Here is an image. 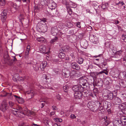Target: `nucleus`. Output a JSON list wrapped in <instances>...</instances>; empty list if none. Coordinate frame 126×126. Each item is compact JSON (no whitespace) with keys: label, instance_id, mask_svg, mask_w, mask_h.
Here are the masks:
<instances>
[{"label":"nucleus","instance_id":"1","mask_svg":"<svg viewBox=\"0 0 126 126\" xmlns=\"http://www.w3.org/2000/svg\"><path fill=\"white\" fill-rule=\"evenodd\" d=\"M24 113L23 114L26 115L28 116H33L35 115V113L33 111L29 110L26 107L23 108Z\"/></svg>","mask_w":126,"mask_h":126},{"label":"nucleus","instance_id":"2","mask_svg":"<svg viewBox=\"0 0 126 126\" xmlns=\"http://www.w3.org/2000/svg\"><path fill=\"white\" fill-rule=\"evenodd\" d=\"M47 6L48 7V8L51 9L52 12V10H54L56 6L55 3L52 0H50V2Z\"/></svg>","mask_w":126,"mask_h":126},{"label":"nucleus","instance_id":"3","mask_svg":"<svg viewBox=\"0 0 126 126\" xmlns=\"http://www.w3.org/2000/svg\"><path fill=\"white\" fill-rule=\"evenodd\" d=\"M72 89L75 92H79V91H83L84 90L83 87L78 85H75L73 86Z\"/></svg>","mask_w":126,"mask_h":126},{"label":"nucleus","instance_id":"4","mask_svg":"<svg viewBox=\"0 0 126 126\" xmlns=\"http://www.w3.org/2000/svg\"><path fill=\"white\" fill-rule=\"evenodd\" d=\"M80 44L81 46L84 48H86L88 46V43L85 40L83 39L80 41Z\"/></svg>","mask_w":126,"mask_h":126},{"label":"nucleus","instance_id":"5","mask_svg":"<svg viewBox=\"0 0 126 126\" xmlns=\"http://www.w3.org/2000/svg\"><path fill=\"white\" fill-rule=\"evenodd\" d=\"M113 99V102L114 104L119 105L121 103V100L119 97L115 96Z\"/></svg>","mask_w":126,"mask_h":126},{"label":"nucleus","instance_id":"6","mask_svg":"<svg viewBox=\"0 0 126 126\" xmlns=\"http://www.w3.org/2000/svg\"><path fill=\"white\" fill-rule=\"evenodd\" d=\"M113 124L114 126H122L123 125L121 119L119 120H114L113 122Z\"/></svg>","mask_w":126,"mask_h":126},{"label":"nucleus","instance_id":"7","mask_svg":"<svg viewBox=\"0 0 126 126\" xmlns=\"http://www.w3.org/2000/svg\"><path fill=\"white\" fill-rule=\"evenodd\" d=\"M51 33L53 36H56L58 32V30L57 27H52L51 29Z\"/></svg>","mask_w":126,"mask_h":126},{"label":"nucleus","instance_id":"8","mask_svg":"<svg viewBox=\"0 0 126 126\" xmlns=\"http://www.w3.org/2000/svg\"><path fill=\"white\" fill-rule=\"evenodd\" d=\"M59 57L64 60H69V58L67 56H66L64 53L62 52H60L58 54Z\"/></svg>","mask_w":126,"mask_h":126},{"label":"nucleus","instance_id":"9","mask_svg":"<svg viewBox=\"0 0 126 126\" xmlns=\"http://www.w3.org/2000/svg\"><path fill=\"white\" fill-rule=\"evenodd\" d=\"M71 66L72 68L77 70H79L80 69L79 66L75 62L71 63Z\"/></svg>","mask_w":126,"mask_h":126},{"label":"nucleus","instance_id":"10","mask_svg":"<svg viewBox=\"0 0 126 126\" xmlns=\"http://www.w3.org/2000/svg\"><path fill=\"white\" fill-rule=\"evenodd\" d=\"M75 92L74 94V96L75 98L78 99H80L82 96L81 92L83 91H80Z\"/></svg>","mask_w":126,"mask_h":126},{"label":"nucleus","instance_id":"11","mask_svg":"<svg viewBox=\"0 0 126 126\" xmlns=\"http://www.w3.org/2000/svg\"><path fill=\"white\" fill-rule=\"evenodd\" d=\"M63 3L66 5V7L68 11V13L70 15H71L72 14V11L71 9L68 6V3H67L65 1L63 2Z\"/></svg>","mask_w":126,"mask_h":126},{"label":"nucleus","instance_id":"12","mask_svg":"<svg viewBox=\"0 0 126 126\" xmlns=\"http://www.w3.org/2000/svg\"><path fill=\"white\" fill-rule=\"evenodd\" d=\"M80 86L83 85L84 86H85L86 84L87 80L84 79H81L79 80Z\"/></svg>","mask_w":126,"mask_h":126},{"label":"nucleus","instance_id":"13","mask_svg":"<svg viewBox=\"0 0 126 126\" xmlns=\"http://www.w3.org/2000/svg\"><path fill=\"white\" fill-rule=\"evenodd\" d=\"M103 73V71H101L98 72H91L90 75L91 76L93 77L97 76H100V74H102Z\"/></svg>","mask_w":126,"mask_h":126},{"label":"nucleus","instance_id":"14","mask_svg":"<svg viewBox=\"0 0 126 126\" xmlns=\"http://www.w3.org/2000/svg\"><path fill=\"white\" fill-rule=\"evenodd\" d=\"M120 107L122 110L123 113L126 114V105L124 104H122Z\"/></svg>","mask_w":126,"mask_h":126},{"label":"nucleus","instance_id":"15","mask_svg":"<svg viewBox=\"0 0 126 126\" xmlns=\"http://www.w3.org/2000/svg\"><path fill=\"white\" fill-rule=\"evenodd\" d=\"M60 25H62L63 26L61 28H65V27H64V26L65 25V26H66L68 28H71L73 26V25L70 22H68L67 24L65 25L63 23H61L60 24Z\"/></svg>","mask_w":126,"mask_h":126},{"label":"nucleus","instance_id":"16","mask_svg":"<svg viewBox=\"0 0 126 126\" xmlns=\"http://www.w3.org/2000/svg\"><path fill=\"white\" fill-rule=\"evenodd\" d=\"M7 105L6 104L2 103L0 107V110L3 111H5L6 110Z\"/></svg>","mask_w":126,"mask_h":126},{"label":"nucleus","instance_id":"17","mask_svg":"<svg viewBox=\"0 0 126 126\" xmlns=\"http://www.w3.org/2000/svg\"><path fill=\"white\" fill-rule=\"evenodd\" d=\"M34 92L32 90H30L26 91V94H30L31 96L30 98H32L33 97L34 95Z\"/></svg>","mask_w":126,"mask_h":126},{"label":"nucleus","instance_id":"18","mask_svg":"<svg viewBox=\"0 0 126 126\" xmlns=\"http://www.w3.org/2000/svg\"><path fill=\"white\" fill-rule=\"evenodd\" d=\"M47 26L45 25L40 26L39 29L41 30V32L44 33L47 31Z\"/></svg>","mask_w":126,"mask_h":126},{"label":"nucleus","instance_id":"19","mask_svg":"<svg viewBox=\"0 0 126 126\" xmlns=\"http://www.w3.org/2000/svg\"><path fill=\"white\" fill-rule=\"evenodd\" d=\"M3 56L4 59V60L5 61V63L7 62L9 60L10 58L7 52H6L4 54Z\"/></svg>","mask_w":126,"mask_h":126},{"label":"nucleus","instance_id":"20","mask_svg":"<svg viewBox=\"0 0 126 126\" xmlns=\"http://www.w3.org/2000/svg\"><path fill=\"white\" fill-rule=\"evenodd\" d=\"M47 63L46 62H43L40 65V67L41 70H43L44 68L47 66Z\"/></svg>","mask_w":126,"mask_h":126},{"label":"nucleus","instance_id":"21","mask_svg":"<svg viewBox=\"0 0 126 126\" xmlns=\"http://www.w3.org/2000/svg\"><path fill=\"white\" fill-rule=\"evenodd\" d=\"M62 75L64 77H68L70 75V72L67 70H66V71L64 72L63 71Z\"/></svg>","mask_w":126,"mask_h":126},{"label":"nucleus","instance_id":"22","mask_svg":"<svg viewBox=\"0 0 126 126\" xmlns=\"http://www.w3.org/2000/svg\"><path fill=\"white\" fill-rule=\"evenodd\" d=\"M84 60V59L83 58L81 57H79L77 59V61L79 64H81L83 63Z\"/></svg>","mask_w":126,"mask_h":126},{"label":"nucleus","instance_id":"23","mask_svg":"<svg viewBox=\"0 0 126 126\" xmlns=\"http://www.w3.org/2000/svg\"><path fill=\"white\" fill-rule=\"evenodd\" d=\"M31 47L30 45H28L27 46L26 50L25 52V55L27 57L29 53V51Z\"/></svg>","mask_w":126,"mask_h":126},{"label":"nucleus","instance_id":"24","mask_svg":"<svg viewBox=\"0 0 126 126\" xmlns=\"http://www.w3.org/2000/svg\"><path fill=\"white\" fill-rule=\"evenodd\" d=\"M119 84L121 87L125 88L126 87V82L122 80L119 81Z\"/></svg>","mask_w":126,"mask_h":126},{"label":"nucleus","instance_id":"25","mask_svg":"<svg viewBox=\"0 0 126 126\" xmlns=\"http://www.w3.org/2000/svg\"><path fill=\"white\" fill-rule=\"evenodd\" d=\"M98 104H99V105L98 109H97V110H93V111L94 112H96L98 110H103V107L102 106H101V103L99 102H98Z\"/></svg>","mask_w":126,"mask_h":126},{"label":"nucleus","instance_id":"26","mask_svg":"<svg viewBox=\"0 0 126 126\" xmlns=\"http://www.w3.org/2000/svg\"><path fill=\"white\" fill-rule=\"evenodd\" d=\"M36 39L39 42L42 43L44 42L45 38L42 37H37Z\"/></svg>","mask_w":126,"mask_h":126},{"label":"nucleus","instance_id":"27","mask_svg":"<svg viewBox=\"0 0 126 126\" xmlns=\"http://www.w3.org/2000/svg\"><path fill=\"white\" fill-rule=\"evenodd\" d=\"M108 98L110 99H112L114 97L113 94L112 93H108L107 95Z\"/></svg>","mask_w":126,"mask_h":126},{"label":"nucleus","instance_id":"28","mask_svg":"<svg viewBox=\"0 0 126 126\" xmlns=\"http://www.w3.org/2000/svg\"><path fill=\"white\" fill-rule=\"evenodd\" d=\"M7 18V15H5L1 14V19L2 22H4L5 21Z\"/></svg>","mask_w":126,"mask_h":126},{"label":"nucleus","instance_id":"29","mask_svg":"<svg viewBox=\"0 0 126 126\" xmlns=\"http://www.w3.org/2000/svg\"><path fill=\"white\" fill-rule=\"evenodd\" d=\"M46 49V47L44 46H41L40 48V51L43 53H44L45 52Z\"/></svg>","mask_w":126,"mask_h":126},{"label":"nucleus","instance_id":"30","mask_svg":"<svg viewBox=\"0 0 126 126\" xmlns=\"http://www.w3.org/2000/svg\"><path fill=\"white\" fill-rule=\"evenodd\" d=\"M50 0H41V3L43 4H47V5L50 2Z\"/></svg>","mask_w":126,"mask_h":126},{"label":"nucleus","instance_id":"31","mask_svg":"<svg viewBox=\"0 0 126 126\" xmlns=\"http://www.w3.org/2000/svg\"><path fill=\"white\" fill-rule=\"evenodd\" d=\"M58 40V38L57 37H55L53 39H52L50 41V42L51 44H54V42H57Z\"/></svg>","mask_w":126,"mask_h":126},{"label":"nucleus","instance_id":"32","mask_svg":"<svg viewBox=\"0 0 126 126\" xmlns=\"http://www.w3.org/2000/svg\"><path fill=\"white\" fill-rule=\"evenodd\" d=\"M19 104H22L24 102V99L21 97L19 98L17 101Z\"/></svg>","mask_w":126,"mask_h":126},{"label":"nucleus","instance_id":"33","mask_svg":"<svg viewBox=\"0 0 126 126\" xmlns=\"http://www.w3.org/2000/svg\"><path fill=\"white\" fill-rule=\"evenodd\" d=\"M122 52L123 51L121 50L117 51L115 53V56L117 55L120 57L122 55Z\"/></svg>","mask_w":126,"mask_h":126},{"label":"nucleus","instance_id":"34","mask_svg":"<svg viewBox=\"0 0 126 126\" xmlns=\"http://www.w3.org/2000/svg\"><path fill=\"white\" fill-rule=\"evenodd\" d=\"M33 69L35 71L38 70L39 69V65L38 64L34 65L33 66Z\"/></svg>","mask_w":126,"mask_h":126},{"label":"nucleus","instance_id":"35","mask_svg":"<svg viewBox=\"0 0 126 126\" xmlns=\"http://www.w3.org/2000/svg\"><path fill=\"white\" fill-rule=\"evenodd\" d=\"M53 74L54 75H57L59 74V70L58 69H54L53 72Z\"/></svg>","mask_w":126,"mask_h":126},{"label":"nucleus","instance_id":"36","mask_svg":"<svg viewBox=\"0 0 126 126\" xmlns=\"http://www.w3.org/2000/svg\"><path fill=\"white\" fill-rule=\"evenodd\" d=\"M40 9V7L37 6H35L34 7V11L35 12H38Z\"/></svg>","mask_w":126,"mask_h":126},{"label":"nucleus","instance_id":"37","mask_svg":"<svg viewBox=\"0 0 126 126\" xmlns=\"http://www.w3.org/2000/svg\"><path fill=\"white\" fill-rule=\"evenodd\" d=\"M5 63H6L9 65L11 66L13 64V60H9L7 62H5Z\"/></svg>","mask_w":126,"mask_h":126},{"label":"nucleus","instance_id":"38","mask_svg":"<svg viewBox=\"0 0 126 126\" xmlns=\"http://www.w3.org/2000/svg\"><path fill=\"white\" fill-rule=\"evenodd\" d=\"M54 120L55 122H61L62 121V120L61 118H56L54 119Z\"/></svg>","mask_w":126,"mask_h":126},{"label":"nucleus","instance_id":"39","mask_svg":"<svg viewBox=\"0 0 126 126\" xmlns=\"http://www.w3.org/2000/svg\"><path fill=\"white\" fill-rule=\"evenodd\" d=\"M120 119L122 122H124L125 123H126V117L122 116L120 118Z\"/></svg>","mask_w":126,"mask_h":126},{"label":"nucleus","instance_id":"40","mask_svg":"<svg viewBox=\"0 0 126 126\" xmlns=\"http://www.w3.org/2000/svg\"><path fill=\"white\" fill-rule=\"evenodd\" d=\"M102 81L100 80L97 81L96 85L99 86H102Z\"/></svg>","mask_w":126,"mask_h":126},{"label":"nucleus","instance_id":"41","mask_svg":"<svg viewBox=\"0 0 126 126\" xmlns=\"http://www.w3.org/2000/svg\"><path fill=\"white\" fill-rule=\"evenodd\" d=\"M17 109L18 110V113L19 112L21 114L24 113L22 111V109L21 107L20 106L18 107Z\"/></svg>","mask_w":126,"mask_h":126},{"label":"nucleus","instance_id":"42","mask_svg":"<svg viewBox=\"0 0 126 126\" xmlns=\"http://www.w3.org/2000/svg\"><path fill=\"white\" fill-rule=\"evenodd\" d=\"M50 9L48 8L47 9V12L46 13L47 15L49 16H53V15H52V13H51V11L50 10V12L49 11Z\"/></svg>","mask_w":126,"mask_h":126},{"label":"nucleus","instance_id":"43","mask_svg":"<svg viewBox=\"0 0 126 126\" xmlns=\"http://www.w3.org/2000/svg\"><path fill=\"white\" fill-rule=\"evenodd\" d=\"M109 80H110V79L109 77H108L105 79L104 81L106 82V84H109L110 83Z\"/></svg>","mask_w":126,"mask_h":126},{"label":"nucleus","instance_id":"44","mask_svg":"<svg viewBox=\"0 0 126 126\" xmlns=\"http://www.w3.org/2000/svg\"><path fill=\"white\" fill-rule=\"evenodd\" d=\"M116 4L117 5L120 6H121L123 5H125V3H124L123 1H120L118 3H116Z\"/></svg>","mask_w":126,"mask_h":126},{"label":"nucleus","instance_id":"45","mask_svg":"<svg viewBox=\"0 0 126 126\" xmlns=\"http://www.w3.org/2000/svg\"><path fill=\"white\" fill-rule=\"evenodd\" d=\"M91 41L94 44H97L98 42V41L97 40H95L94 38L93 39H91Z\"/></svg>","mask_w":126,"mask_h":126},{"label":"nucleus","instance_id":"46","mask_svg":"<svg viewBox=\"0 0 126 126\" xmlns=\"http://www.w3.org/2000/svg\"><path fill=\"white\" fill-rule=\"evenodd\" d=\"M16 110H13L12 111V112L13 114H14L15 115H16V114H17L18 113V110H17V109H16Z\"/></svg>","mask_w":126,"mask_h":126},{"label":"nucleus","instance_id":"47","mask_svg":"<svg viewBox=\"0 0 126 126\" xmlns=\"http://www.w3.org/2000/svg\"><path fill=\"white\" fill-rule=\"evenodd\" d=\"M5 4V2L4 0H0V5L4 6Z\"/></svg>","mask_w":126,"mask_h":126},{"label":"nucleus","instance_id":"48","mask_svg":"<svg viewBox=\"0 0 126 126\" xmlns=\"http://www.w3.org/2000/svg\"><path fill=\"white\" fill-rule=\"evenodd\" d=\"M90 38L91 39H93L94 38L95 40H97V38L96 36L95 35H91L90 36Z\"/></svg>","mask_w":126,"mask_h":126},{"label":"nucleus","instance_id":"49","mask_svg":"<svg viewBox=\"0 0 126 126\" xmlns=\"http://www.w3.org/2000/svg\"><path fill=\"white\" fill-rule=\"evenodd\" d=\"M122 39L126 42V35H122Z\"/></svg>","mask_w":126,"mask_h":126},{"label":"nucleus","instance_id":"50","mask_svg":"<svg viewBox=\"0 0 126 126\" xmlns=\"http://www.w3.org/2000/svg\"><path fill=\"white\" fill-rule=\"evenodd\" d=\"M121 110V111L120 110L118 111L117 113V115L119 116H121V115H122L123 113L122 110Z\"/></svg>","mask_w":126,"mask_h":126},{"label":"nucleus","instance_id":"51","mask_svg":"<svg viewBox=\"0 0 126 126\" xmlns=\"http://www.w3.org/2000/svg\"><path fill=\"white\" fill-rule=\"evenodd\" d=\"M9 104L10 106L11 107H12L15 104L14 103L12 102V101H10L9 102Z\"/></svg>","mask_w":126,"mask_h":126},{"label":"nucleus","instance_id":"52","mask_svg":"<svg viewBox=\"0 0 126 126\" xmlns=\"http://www.w3.org/2000/svg\"><path fill=\"white\" fill-rule=\"evenodd\" d=\"M122 77L124 79H126V72H123L122 74Z\"/></svg>","mask_w":126,"mask_h":126},{"label":"nucleus","instance_id":"53","mask_svg":"<svg viewBox=\"0 0 126 126\" xmlns=\"http://www.w3.org/2000/svg\"><path fill=\"white\" fill-rule=\"evenodd\" d=\"M75 72L74 70H72V71L70 72V76H72L75 75Z\"/></svg>","mask_w":126,"mask_h":126},{"label":"nucleus","instance_id":"54","mask_svg":"<svg viewBox=\"0 0 126 126\" xmlns=\"http://www.w3.org/2000/svg\"><path fill=\"white\" fill-rule=\"evenodd\" d=\"M122 97L123 98L125 99L126 98V92L122 94Z\"/></svg>","mask_w":126,"mask_h":126},{"label":"nucleus","instance_id":"55","mask_svg":"<svg viewBox=\"0 0 126 126\" xmlns=\"http://www.w3.org/2000/svg\"><path fill=\"white\" fill-rule=\"evenodd\" d=\"M56 97L57 99L59 100H60L61 99V97L59 94H58L56 95Z\"/></svg>","mask_w":126,"mask_h":126},{"label":"nucleus","instance_id":"56","mask_svg":"<svg viewBox=\"0 0 126 126\" xmlns=\"http://www.w3.org/2000/svg\"><path fill=\"white\" fill-rule=\"evenodd\" d=\"M7 10H4L2 11V12L1 14H3L5 15H7Z\"/></svg>","mask_w":126,"mask_h":126},{"label":"nucleus","instance_id":"57","mask_svg":"<svg viewBox=\"0 0 126 126\" xmlns=\"http://www.w3.org/2000/svg\"><path fill=\"white\" fill-rule=\"evenodd\" d=\"M70 118L72 119H75L76 116L74 114H71L70 116Z\"/></svg>","mask_w":126,"mask_h":126},{"label":"nucleus","instance_id":"58","mask_svg":"<svg viewBox=\"0 0 126 126\" xmlns=\"http://www.w3.org/2000/svg\"><path fill=\"white\" fill-rule=\"evenodd\" d=\"M77 26L79 28L81 27L80 22H78L77 23Z\"/></svg>","mask_w":126,"mask_h":126},{"label":"nucleus","instance_id":"59","mask_svg":"<svg viewBox=\"0 0 126 126\" xmlns=\"http://www.w3.org/2000/svg\"><path fill=\"white\" fill-rule=\"evenodd\" d=\"M13 96L16 99V100L17 101L18 99L20 97L16 95H13Z\"/></svg>","mask_w":126,"mask_h":126},{"label":"nucleus","instance_id":"60","mask_svg":"<svg viewBox=\"0 0 126 126\" xmlns=\"http://www.w3.org/2000/svg\"><path fill=\"white\" fill-rule=\"evenodd\" d=\"M53 110H58V109L57 108V107L54 106H53L52 107Z\"/></svg>","mask_w":126,"mask_h":126},{"label":"nucleus","instance_id":"61","mask_svg":"<svg viewBox=\"0 0 126 126\" xmlns=\"http://www.w3.org/2000/svg\"><path fill=\"white\" fill-rule=\"evenodd\" d=\"M109 122L108 120H106L105 122V124L106 126L108 125L109 124Z\"/></svg>","mask_w":126,"mask_h":126},{"label":"nucleus","instance_id":"62","mask_svg":"<svg viewBox=\"0 0 126 126\" xmlns=\"http://www.w3.org/2000/svg\"><path fill=\"white\" fill-rule=\"evenodd\" d=\"M47 19L46 18H43L41 19V21L45 22H46L47 21Z\"/></svg>","mask_w":126,"mask_h":126},{"label":"nucleus","instance_id":"63","mask_svg":"<svg viewBox=\"0 0 126 126\" xmlns=\"http://www.w3.org/2000/svg\"><path fill=\"white\" fill-rule=\"evenodd\" d=\"M63 90L65 92L66 91V90L67 89V87H66V86H64L63 87Z\"/></svg>","mask_w":126,"mask_h":126},{"label":"nucleus","instance_id":"64","mask_svg":"<svg viewBox=\"0 0 126 126\" xmlns=\"http://www.w3.org/2000/svg\"><path fill=\"white\" fill-rule=\"evenodd\" d=\"M53 126H60V124H59L55 123Z\"/></svg>","mask_w":126,"mask_h":126}]
</instances>
